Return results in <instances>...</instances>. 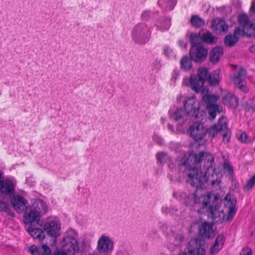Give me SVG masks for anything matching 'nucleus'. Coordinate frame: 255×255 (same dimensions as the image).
<instances>
[{"mask_svg": "<svg viewBox=\"0 0 255 255\" xmlns=\"http://www.w3.org/2000/svg\"><path fill=\"white\" fill-rule=\"evenodd\" d=\"M181 166L187 169L186 181L191 185L195 186L197 189L190 192H174L173 196L183 202L186 206H193L198 205L199 207L207 208L208 217L215 223H222L226 220V215L221 204L215 199L211 204L210 193L205 194L200 188L205 187V183L214 186L218 185L221 180L219 173L216 170L214 157L212 154L207 151H200L198 153L184 154L181 158Z\"/></svg>", "mask_w": 255, "mask_h": 255, "instance_id": "1", "label": "nucleus"}, {"mask_svg": "<svg viewBox=\"0 0 255 255\" xmlns=\"http://www.w3.org/2000/svg\"><path fill=\"white\" fill-rule=\"evenodd\" d=\"M238 20L242 29L240 27L236 28L233 34H229L225 37L224 42L227 46H234L238 42L239 36L242 33L250 35L255 31V23L251 22L246 14L239 15Z\"/></svg>", "mask_w": 255, "mask_h": 255, "instance_id": "2", "label": "nucleus"}, {"mask_svg": "<svg viewBox=\"0 0 255 255\" xmlns=\"http://www.w3.org/2000/svg\"><path fill=\"white\" fill-rule=\"evenodd\" d=\"M209 74L206 68H199L197 75H191L189 79H184V84L196 92H203L204 84L205 81L208 80Z\"/></svg>", "mask_w": 255, "mask_h": 255, "instance_id": "3", "label": "nucleus"}, {"mask_svg": "<svg viewBox=\"0 0 255 255\" xmlns=\"http://www.w3.org/2000/svg\"><path fill=\"white\" fill-rule=\"evenodd\" d=\"M150 35V28L144 22L135 25L131 31V38L137 44L143 45L147 43Z\"/></svg>", "mask_w": 255, "mask_h": 255, "instance_id": "4", "label": "nucleus"}, {"mask_svg": "<svg viewBox=\"0 0 255 255\" xmlns=\"http://www.w3.org/2000/svg\"><path fill=\"white\" fill-rule=\"evenodd\" d=\"M46 212V205L42 201H38L35 206L24 216V222L26 224L40 225V217ZM41 226V224H40Z\"/></svg>", "mask_w": 255, "mask_h": 255, "instance_id": "5", "label": "nucleus"}, {"mask_svg": "<svg viewBox=\"0 0 255 255\" xmlns=\"http://www.w3.org/2000/svg\"><path fill=\"white\" fill-rule=\"evenodd\" d=\"M184 107L188 116L192 117L193 120L197 122L202 121V113L200 111L199 102L194 96L189 97L184 101Z\"/></svg>", "mask_w": 255, "mask_h": 255, "instance_id": "6", "label": "nucleus"}, {"mask_svg": "<svg viewBox=\"0 0 255 255\" xmlns=\"http://www.w3.org/2000/svg\"><path fill=\"white\" fill-rule=\"evenodd\" d=\"M202 99L208 112L209 118L210 120H214L217 114L220 113L223 110L222 107L216 103L219 99V97L214 95L206 94L204 95Z\"/></svg>", "mask_w": 255, "mask_h": 255, "instance_id": "7", "label": "nucleus"}, {"mask_svg": "<svg viewBox=\"0 0 255 255\" xmlns=\"http://www.w3.org/2000/svg\"><path fill=\"white\" fill-rule=\"evenodd\" d=\"M61 252L67 255H74L79 252V243L75 237L67 235L61 242Z\"/></svg>", "mask_w": 255, "mask_h": 255, "instance_id": "8", "label": "nucleus"}, {"mask_svg": "<svg viewBox=\"0 0 255 255\" xmlns=\"http://www.w3.org/2000/svg\"><path fill=\"white\" fill-rule=\"evenodd\" d=\"M170 118L177 123V130L178 133L183 134L185 133L184 123L188 119V115L186 111L181 109H177L172 111H169Z\"/></svg>", "mask_w": 255, "mask_h": 255, "instance_id": "9", "label": "nucleus"}, {"mask_svg": "<svg viewBox=\"0 0 255 255\" xmlns=\"http://www.w3.org/2000/svg\"><path fill=\"white\" fill-rule=\"evenodd\" d=\"M178 255H206V252L202 241L195 238L188 243L187 252L181 251Z\"/></svg>", "mask_w": 255, "mask_h": 255, "instance_id": "10", "label": "nucleus"}, {"mask_svg": "<svg viewBox=\"0 0 255 255\" xmlns=\"http://www.w3.org/2000/svg\"><path fill=\"white\" fill-rule=\"evenodd\" d=\"M246 78V71L241 67H236L231 77L236 87H238L241 91L246 93L249 89L246 85L243 84V81Z\"/></svg>", "mask_w": 255, "mask_h": 255, "instance_id": "11", "label": "nucleus"}, {"mask_svg": "<svg viewBox=\"0 0 255 255\" xmlns=\"http://www.w3.org/2000/svg\"><path fill=\"white\" fill-rule=\"evenodd\" d=\"M114 249V243L111 239L106 235H103L99 239L97 250L99 253L110 255Z\"/></svg>", "mask_w": 255, "mask_h": 255, "instance_id": "12", "label": "nucleus"}, {"mask_svg": "<svg viewBox=\"0 0 255 255\" xmlns=\"http://www.w3.org/2000/svg\"><path fill=\"white\" fill-rule=\"evenodd\" d=\"M196 123L190 126L189 132L192 138L196 141L203 139L206 135L207 129L202 124Z\"/></svg>", "mask_w": 255, "mask_h": 255, "instance_id": "13", "label": "nucleus"}, {"mask_svg": "<svg viewBox=\"0 0 255 255\" xmlns=\"http://www.w3.org/2000/svg\"><path fill=\"white\" fill-rule=\"evenodd\" d=\"M237 201L235 197L230 194H227L225 198L224 204L226 208L228 209V214L226 216L225 221H230L233 219L237 212L236 207Z\"/></svg>", "mask_w": 255, "mask_h": 255, "instance_id": "14", "label": "nucleus"}, {"mask_svg": "<svg viewBox=\"0 0 255 255\" xmlns=\"http://www.w3.org/2000/svg\"><path fill=\"white\" fill-rule=\"evenodd\" d=\"M208 50L203 45L192 46L190 50L191 59L195 62H202L207 55Z\"/></svg>", "mask_w": 255, "mask_h": 255, "instance_id": "15", "label": "nucleus"}, {"mask_svg": "<svg viewBox=\"0 0 255 255\" xmlns=\"http://www.w3.org/2000/svg\"><path fill=\"white\" fill-rule=\"evenodd\" d=\"M10 203L13 209L19 213L26 210L28 204L26 200L18 195H14L12 197Z\"/></svg>", "mask_w": 255, "mask_h": 255, "instance_id": "16", "label": "nucleus"}, {"mask_svg": "<svg viewBox=\"0 0 255 255\" xmlns=\"http://www.w3.org/2000/svg\"><path fill=\"white\" fill-rule=\"evenodd\" d=\"M44 228L47 234L56 238L60 235V225L56 221L47 222L44 225Z\"/></svg>", "mask_w": 255, "mask_h": 255, "instance_id": "17", "label": "nucleus"}, {"mask_svg": "<svg viewBox=\"0 0 255 255\" xmlns=\"http://www.w3.org/2000/svg\"><path fill=\"white\" fill-rule=\"evenodd\" d=\"M227 119L222 117L220 118L218 124L211 127L208 130L209 134L212 137H215L218 132L224 131L227 128Z\"/></svg>", "mask_w": 255, "mask_h": 255, "instance_id": "18", "label": "nucleus"}, {"mask_svg": "<svg viewBox=\"0 0 255 255\" xmlns=\"http://www.w3.org/2000/svg\"><path fill=\"white\" fill-rule=\"evenodd\" d=\"M198 230L200 235L204 238H210L214 236L213 226L207 222L201 224Z\"/></svg>", "mask_w": 255, "mask_h": 255, "instance_id": "19", "label": "nucleus"}, {"mask_svg": "<svg viewBox=\"0 0 255 255\" xmlns=\"http://www.w3.org/2000/svg\"><path fill=\"white\" fill-rule=\"evenodd\" d=\"M28 251L32 255H50L51 251L47 245H44L39 247L33 245L28 248Z\"/></svg>", "mask_w": 255, "mask_h": 255, "instance_id": "20", "label": "nucleus"}, {"mask_svg": "<svg viewBox=\"0 0 255 255\" xmlns=\"http://www.w3.org/2000/svg\"><path fill=\"white\" fill-rule=\"evenodd\" d=\"M14 188V184L8 180H2L0 183V192L5 195L12 194Z\"/></svg>", "mask_w": 255, "mask_h": 255, "instance_id": "21", "label": "nucleus"}, {"mask_svg": "<svg viewBox=\"0 0 255 255\" xmlns=\"http://www.w3.org/2000/svg\"><path fill=\"white\" fill-rule=\"evenodd\" d=\"M211 28L214 31H226L228 29V25L224 20L217 18L212 21Z\"/></svg>", "mask_w": 255, "mask_h": 255, "instance_id": "22", "label": "nucleus"}, {"mask_svg": "<svg viewBox=\"0 0 255 255\" xmlns=\"http://www.w3.org/2000/svg\"><path fill=\"white\" fill-rule=\"evenodd\" d=\"M225 241L223 235H219L215 240L214 244L210 247V254L214 255L219 252L223 248Z\"/></svg>", "mask_w": 255, "mask_h": 255, "instance_id": "23", "label": "nucleus"}, {"mask_svg": "<svg viewBox=\"0 0 255 255\" xmlns=\"http://www.w3.org/2000/svg\"><path fill=\"white\" fill-rule=\"evenodd\" d=\"M223 49L221 47H216L212 49L210 53V59L213 63L218 62L223 55Z\"/></svg>", "mask_w": 255, "mask_h": 255, "instance_id": "24", "label": "nucleus"}, {"mask_svg": "<svg viewBox=\"0 0 255 255\" xmlns=\"http://www.w3.org/2000/svg\"><path fill=\"white\" fill-rule=\"evenodd\" d=\"M224 103L229 107L236 108L238 106V100L237 98L232 94L229 93L223 98Z\"/></svg>", "mask_w": 255, "mask_h": 255, "instance_id": "25", "label": "nucleus"}, {"mask_svg": "<svg viewBox=\"0 0 255 255\" xmlns=\"http://www.w3.org/2000/svg\"><path fill=\"white\" fill-rule=\"evenodd\" d=\"M177 0H158V4L164 10H172L176 4Z\"/></svg>", "mask_w": 255, "mask_h": 255, "instance_id": "26", "label": "nucleus"}, {"mask_svg": "<svg viewBox=\"0 0 255 255\" xmlns=\"http://www.w3.org/2000/svg\"><path fill=\"white\" fill-rule=\"evenodd\" d=\"M28 231L33 238L38 239L39 241H42L45 238L44 232L41 229L29 227L28 229Z\"/></svg>", "mask_w": 255, "mask_h": 255, "instance_id": "27", "label": "nucleus"}, {"mask_svg": "<svg viewBox=\"0 0 255 255\" xmlns=\"http://www.w3.org/2000/svg\"><path fill=\"white\" fill-rule=\"evenodd\" d=\"M156 158L157 163L161 165L168 163L171 161V157L167 153L164 151L158 152L156 154Z\"/></svg>", "mask_w": 255, "mask_h": 255, "instance_id": "28", "label": "nucleus"}, {"mask_svg": "<svg viewBox=\"0 0 255 255\" xmlns=\"http://www.w3.org/2000/svg\"><path fill=\"white\" fill-rule=\"evenodd\" d=\"M156 26L162 31L167 30L170 26V19L168 18L161 17L156 23Z\"/></svg>", "mask_w": 255, "mask_h": 255, "instance_id": "29", "label": "nucleus"}, {"mask_svg": "<svg viewBox=\"0 0 255 255\" xmlns=\"http://www.w3.org/2000/svg\"><path fill=\"white\" fill-rule=\"evenodd\" d=\"M189 41L191 43L192 46L203 45L202 43L203 41L202 35L200 33H192L190 35Z\"/></svg>", "mask_w": 255, "mask_h": 255, "instance_id": "30", "label": "nucleus"}, {"mask_svg": "<svg viewBox=\"0 0 255 255\" xmlns=\"http://www.w3.org/2000/svg\"><path fill=\"white\" fill-rule=\"evenodd\" d=\"M221 77L220 76V71L215 70L211 75H209L208 80L210 84L216 85L219 84Z\"/></svg>", "mask_w": 255, "mask_h": 255, "instance_id": "31", "label": "nucleus"}, {"mask_svg": "<svg viewBox=\"0 0 255 255\" xmlns=\"http://www.w3.org/2000/svg\"><path fill=\"white\" fill-rule=\"evenodd\" d=\"M181 68L184 71L189 70L192 66V61L188 56H184L180 60Z\"/></svg>", "mask_w": 255, "mask_h": 255, "instance_id": "32", "label": "nucleus"}, {"mask_svg": "<svg viewBox=\"0 0 255 255\" xmlns=\"http://www.w3.org/2000/svg\"><path fill=\"white\" fill-rule=\"evenodd\" d=\"M0 211L4 212L6 215L10 217L14 216L13 212L10 209L7 202H4L0 199Z\"/></svg>", "mask_w": 255, "mask_h": 255, "instance_id": "33", "label": "nucleus"}, {"mask_svg": "<svg viewBox=\"0 0 255 255\" xmlns=\"http://www.w3.org/2000/svg\"><path fill=\"white\" fill-rule=\"evenodd\" d=\"M203 41L208 44H215L217 42V38L211 32H207L202 35Z\"/></svg>", "mask_w": 255, "mask_h": 255, "instance_id": "34", "label": "nucleus"}, {"mask_svg": "<svg viewBox=\"0 0 255 255\" xmlns=\"http://www.w3.org/2000/svg\"><path fill=\"white\" fill-rule=\"evenodd\" d=\"M190 21L192 25L196 27H200L205 24L204 20L197 15L192 16Z\"/></svg>", "mask_w": 255, "mask_h": 255, "instance_id": "35", "label": "nucleus"}, {"mask_svg": "<svg viewBox=\"0 0 255 255\" xmlns=\"http://www.w3.org/2000/svg\"><path fill=\"white\" fill-rule=\"evenodd\" d=\"M223 168L225 173L228 174L231 177H233L234 174V168L228 161H225L224 163Z\"/></svg>", "mask_w": 255, "mask_h": 255, "instance_id": "36", "label": "nucleus"}, {"mask_svg": "<svg viewBox=\"0 0 255 255\" xmlns=\"http://www.w3.org/2000/svg\"><path fill=\"white\" fill-rule=\"evenodd\" d=\"M255 185V174L244 185L243 189L244 191L247 192L252 189Z\"/></svg>", "mask_w": 255, "mask_h": 255, "instance_id": "37", "label": "nucleus"}, {"mask_svg": "<svg viewBox=\"0 0 255 255\" xmlns=\"http://www.w3.org/2000/svg\"><path fill=\"white\" fill-rule=\"evenodd\" d=\"M163 54L169 58H172L176 57L173 50L169 46H165L163 48Z\"/></svg>", "mask_w": 255, "mask_h": 255, "instance_id": "38", "label": "nucleus"}, {"mask_svg": "<svg viewBox=\"0 0 255 255\" xmlns=\"http://www.w3.org/2000/svg\"><path fill=\"white\" fill-rule=\"evenodd\" d=\"M162 212L166 214H170L171 215H177L178 212L177 209L171 207L164 206L162 208Z\"/></svg>", "mask_w": 255, "mask_h": 255, "instance_id": "39", "label": "nucleus"}, {"mask_svg": "<svg viewBox=\"0 0 255 255\" xmlns=\"http://www.w3.org/2000/svg\"><path fill=\"white\" fill-rule=\"evenodd\" d=\"M153 140L158 145H162L164 143V139L162 137L156 133H154L152 135Z\"/></svg>", "mask_w": 255, "mask_h": 255, "instance_id": "40", "label": "nucleus"}, {"mask_svg": "<svg viewBox=\"0 0 255 255\" xmlns=\"http://www.w3.org/2000/svg\"><path fill=\"white\" fill-rule=\"evenodd\" d=\"M175 239L174 244L176 246H179V244L184 241V237L182 234H176L174 235Z\"/></svg>", "mask_w": 255, "mask_h": 255, "instance_id": "41", "label": "nucleus"}, {"mask_svg": "<svg viewBox=\"0 0 255 255\" xmlns=\"http://www.w3.org/2000/svg\"><path fill=\"white\" fill-rule=\"evenodd\" d=\"M223 131L224 132L223 134V140L225 143H227L230 141V131L227 129V128Z\"/></svg>", "mask_w": 255, "mask_h": 255, "instance_id": "42", "label": "nucleus"}, {"mask_svg": "<svg viewBox=\"0 0 255 255\" xmlns=\"http://www.w3.org/2000/svg\"><path fill=\"white\" fill-rule=\"evenodd\" d=\"M154 14L149 10H145L141 14V17L144 20H148L149 18L152 17Z\"/></svg>", "mask_w": 255, "mask_h": 255, "instance_id": "43", "label": "nucleus"}, {"mask_svg": "<svg viewBox=\"0 0 255 255\" xmlns=\"http://www.w3.org/2000/svg\"><path fill=\"white\" fill-rule=\"evenodd\" d=\"M240 255H252V250L250 248H245L242 249Z\"/></svg>", "mask_w": 255, "mask_h": 255, "instance_id": "44", "label": "nucleus"}, {"mask_svg": "<svg viewBox=\"0 0 255 255\" xmlns=\"http://www.w3.org/2000/svg\"><path fill=\"white\" fill-rule=\"evenodd\" d=\"M239 139L243 142L247 143L249 141L248 136L245 133H242L239 138Z\"/></svg>", "mask_w": 255, "mask_h": 255, "instance_id": "45", "label": "nucleus"}, {"mask_svg": "<svg viewBox=\"0 0 255 255\" xmlns=\"http://www.w3.org/2000/svg\"><path fill=\"white\" fill-rule=\"evenodd\" d=\"M152 66L153 68H154L155 70H159L160 67V62L158 60H155L153 63H152Z\"/></svg>", "mask_w": 255, "mask_h": 255, "instance_id": "46", "label": "nucleus"}, {"mask_svg": "<svg viewBox=\"0 0 255 255\" xmlns=\"http://www.w3.org/2000/svg\"><path fill=\"white\" fill-rule=\"evenodd\" d=\"M167 128L172 133H179L177 130L176 131L174 130L173 126L170 124H168Z\"/></svg>", "mask_w": 255, "mask_h": 255, "instance_id": "47", "label": "nucleus"}, {"mask_svg": "<svg viewBox=\"0 0 255 255\" xmlns=\"http://www.w3.org/2000/svg\"><path fill=\"white\" fill-rule=\"evenodd\" d=\"M250 10L252 12H255V0H253Z\"/></svg>", "mask_w": 255, "mask_h": 255, "instance_id": "48", "label": "nucleus"}, {"mask_svg": "<svg viewBox=\"0 0 255 255\" xmlns=\"http://www.w3.org/2000/svg\"><path fill=\"white\" fill-rule=\"evenodd\" d=\"M54 255H67L66 254H64L59 250H57L54 251Z\"/></svg>", "mask_w": 255, "mask_h": 255, "instance_id": "49", "label": "nucleus"}, {"mask_svg": "<svg viewBox=\"0 0 255 255\" xmlns=\"http://www.w3.org/2000/svg\"><path fill=\"white\" fill-rule=\"evenodd\" d=\"M179 46L181 48H185L186 47V44L184 42L183 40H179L178 42Z\"/></svg>", "mask_w": 255, "mask_h": 255, "instance_id": "50", "label": "nucleus"}, {"mask_svg": "<svg viewBox=\"0 0 255 255\" xmlns=\"http://www.w3.org/2000/svg\"><path fill=\"white\" fill-rule=\"evenodd\" d=\"M250 51L252 53H255V45H253L250 48Z\"/></svg>", "mask_w": 255, "mask_h": 255, "instance_id": "51", "label": "nucleus"}, {"mask_svg": "<svg viewBox=\"0 0 255 255\" xmlns=\"http://www.w3.org/2000/svg\"><path fill=\"white\" fill-rule=\"evenodd\" d=\"M167 177L168 178L171 180V181H173L174 180V178L173 177V176L172 175H171L170 174H168L167 175Z\"/></svg>", "mask_w": 255, "mask_h": 255, "instance_id": "52", "label": "nucleus"}, {"mask_svg": "<svg viewBox=\"0 0 255 255\" xmlns=\"http://www.w3.org/2000/svg\"><path fill=\"white\" fill-rule=\"evenodd\" d=\"M165 120H166V119H165V118H163V117H162V118H161V122H162V123L163 124H164V123L165 122Z\"/></svg>", "mask_w": 255, "mask_h": 255, "instance_id": "53", "label": "nucleus"}, {"mask_svg": "<svg viewBox=\"0 0 255 255\" xmlns=\"http://www.w3.org/2000/svg\"><path fill=\"white\" fill-rule=\"evenodd\" d=\"M1 174H2V172L0 171V183L3 180H2Z\"/></svg>", "mask_w": 255, "mask_h": 255, "instance_id": "54", "label": "nucleus"}, {"mask_svg": "<svg viewBox=\"0 0 255 255\" xmlns=\"http://www.w3.org/2000/svg\"><path fill=\"white\" fill-rule=\"evenodd\" d=\"M89 255H100L98 253H93L89 254Z\"/></svg>", "mask_w": 255, "mask_h": 255, "instance_id": "55", "label": "nucleus"}, {"mask_svg": "<svg viewBox=\"0 0 255 255\" xmlns=\"http://www.w3.org/2000/svg\"><path fill=\"white\" fill-rule=\"evenodd\" d=\"M56 242H57L56 240L55 239H54L53 240V243H54V244H56Z\"/></svg>", "mask_w": 255, "mask_h": 255, "instance_id": "56", "label": "nucleus"}]
</instances>
